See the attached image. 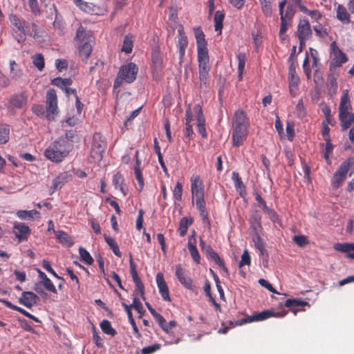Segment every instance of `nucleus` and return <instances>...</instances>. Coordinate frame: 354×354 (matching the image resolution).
Segmentation results:
<instances>
[{
    "instance_id": "nucleus-58",
    "label": "nucleus",
    "mask_w": 354,
    "mask_h": 354,
    "mask_svg": "<svg viewBox=\"0 0 354 354\" xmlns=\"http://www.w3.org/2000/svg\"><path fill=\"white\" fill-rule=\"evenodd\" d=\"M252 241L254 242L255 248L259 250L261 248L265 246V243L259 234H252Z\"/></svg>"
},
{
    "instance_id": "nucleus-18",
    "label": "nucleus",
    "mask_w": 354,
    "mask_h": 354,
    "mask_svg": "<svg viewBox=\"0 0 354 354\" xmlns=\"http://www.w3.org/2000/svg\"><path fill=\"white\" fill-rule=\"evenodd\" d=\"M143 295L144 289H135L131 296V299L133 300V303L132 304L129 305L131 306V309L132 308H134L140 314V317H141L145 313L138 297L139 295H141L143 297Z\"/></svg>"
},
{
    "instance_id": "nucleus-23",
    "label": "nucleus",
    "mask_w": 354,
    "mask_h": 354,
    "mask_svg": "<svg viewBox=\"0 0 354 354\" xmlns=\"http://www.w3.org/2000/svg\"><path fill=\"white\" fill-rule=\"evenodd\" d=\"M288 80L290 92H292V88H297L299 83V77L296 73V64L295 61L290 63Z\"/></svg>"
},
{
    "instance_id": "nucleus-60",
    "label": "nucleus",
    "mask_w": 354,
    "mask_h": 354,
    "mask_svg": "<svg viewBox=\"0 0 354 354\" xmlns=\"http://www.w3.org/2000/svg\"><path fill=\"white\" fill-rule=\"evenodd\" d=\"M292 240L297 245L300 247L304 246L308 243L307 238L304 235L294 236Z\"/></svg>"
},
{
    "instance_id": "nucleus-27",
    "label": "nucleus",
    "mask_w": 354,
    "mask_h": 354,
    "mask_svg": "<svg viewBox=\"0 0 354 354\" xmlns=\"http://www.w3.org/2000/svg\"><path fill=\"white\" fill-rule=\"evenodd\" d=\"M196 205L197 209L200 212V215L202 218L203 223H207V225H210L209 221L208 219V214L205 207V202L204 197L196 198Z\"/></svg>"
},
{
    "instance_id": "nucleus-46",
    "label": "nucleus",
    "mask_w": 354,
    "mask_h": 354,
    "mask_svg": "<svg viewBox=\"0 0 354 354\" xmlns=\"http://www.w3.org/2000/svg\"><path fill=\"white\" fill-rule=\"evenodd\" d=\"M79 254L82 261L86 264L91 265L93 263V259L89 254V252L82 247L79 248Z\"/></svg>"
},
{
    "instance_id": "nucleus-36",
    "label": "nucleus",
    "mask_w": 354,
    "mask_h": 354,
    "mask_svg": "<svg viewBox=\"0 0 354 354\" xmlns=\"http://www.w3.org/2000/svg\"><path fill=\"white\" fill-rule=\"evenodd\" d=\"M104 238L106 243L109 245L114 254L118 257H121L122 253L120 251L118 245L116 243L115 240L112 237L108 236L106 234H104Z\"/></svg>"
},
{
    "instance_id": "nucleus-57",
    "label": "nucleus",
    "mask_w": 354,
    "mask_h": 354,
    "mask_svg": "<svg viewBox=\"0 0 354 354\" xmlns=\"http://www.w3.org/2000/svg\"><path fill=\"white\" fill-rule=\"evenodd\" d=\"M189 252H190V254L193 259V260L196 263H200V260H201V257H200V254H199V252L196 248V245H192L190 244L189 245V248H188Z\"/></svg>"
},
{
    "instance_id": "nucleus-63",
    "label": "nucleus",
    "mask_w": 354,
    "mask_h": 354,
    "mask_svg": "<svg viewBox=\"0 0 354 354\" xmlns=\"http://www.w3.org/2000/svg\"><path fill=\"white\" fill-rule=\"evenodd\" d=\"M263 211L273 222H277L278 216L274 209L269 208L268 206H265Z\"/></svg>"
},
{
    "instance_id": "nucleus-34",
    "label": "nucleus",
    "mask_w": 354,
    "mask_h": 354,
    "mask_svg": "<svg viewBox=\"0 0 354 354\" xmlns=\"http://www.w3.org/2000/svg\"><path fill=\"white\" fill-rule=\"evenodd\" d=\"M225 15L221 10H217L215 12L214 17V29L216 32H218V34H221V30L223 28V22L224 20Z\"/></svg>"
},
{
    "instance_id": "nucleus-5",
    "label": "nucleus",
    "mask_w": 354,
    "mask_h": 354,
    "mask_svg": "<svg viewBox=\"0 0 354 354\" xmlns=\"http://www.w3.org/2000/svg\"><path fill=\"white\" fill-rule=\"evenodd\" d=\"M90 35L86 32L84 28L80 26L77 30L75 39L80 41L81 44L79 46V52L80 56L83 59L86 60L90 56L92 47L90 44Z\"/></svg>"
},
{
    "instance_id": "nucleus-11",
    "label": "nucleus",
    "mask_w": 354,
    "mask_h": 354,
    "mask_svg": "<svg viewBox=\"0 0 354 354\" xmlns=\"http://www.w3.org/2000/svg\"><path fill=\"white\" fill-rule=\"evenodd\" d=\"M195 37L197 46V57L209 56L205 35L200 28L195 29Z\"/></svg>"
},
{
    "instance_id": "nucleus-8",
    "label": "nucleus",
    "mask_w": 354,
    "mask_h": 354,
    "mask_svg": "<svg viewBox=\"0 0 354 354\" xmlns=\"http://www.w3.org/2000/svg\"><path fill=\"white\" fill-rule=\"evenodd\" d=\"M330 50L332 59L330 62V70L333 71L336 68L342 66V65L348 61L346 55L343 53L337 46L335 41L330 44Z\"/></svg>"
},
{
    "instance_id": "nucleus-38",
    "label": "nucleus",
    "mask_w": 354,
    "mask_h": 354,
    "mask_svg": "<svg viewBox=\"0 0 354 354\" xmlns=\"http://www.w3.org/2000/svg\"><path fill=\"white\" fill-rule=\"evenodd\" d=\"M100 328L105 334L115 336L117 333L116 330L112 327L111 324L109 320H102L100 323Z\"/></svg>"
},
{
    "instance_id": "nucleus-24",
    "label": "nucleus",
    "mask_w": 354,
    "mask_h": 354,
    "mask_svg": "<svg viewBox=\"0 0 354 354\" xmlns=\"http://www.w3.org/2000/svg\"><path fill=\"white\" fill-rule=\"evenodd\" d=\"M342 113H344V115H341V111H339V117L341 122L342 129V131H345L354 123V114L349 112L348 110H344Z\"/></svg>"
},
{
    "instance_id": "nucleus-35",
    "label": "nucleus",
    "mask_w": 354,
    "mask_h": 354,
    "mask_svg": "<svg viewBox=\"0 0 354 354\" xmlns=\"http://www.w3.org/2000/svg\"><path fill=\"white\" fill-rule=\"evenodd\" d=\"M193 219L191 217H183L180 221L178 231L180 236H184L187 232L188 226L192 225Z\"/></svg>"
},
{
    "instance_id": "nucleus-56",
    "label": "nucleus",
    "mask_w": 354,
    "mask_h": 354,
    "mask_svg": "<svg viewBox=\"0 0 354 354\" xmlns=\"http://www.w3.org/2000/svg\"><path fill=\"white\" fill-rule=\"evenodd\" d=\"M160 348V344H155L151 346L144 347L141 350L142 354H152Z\"/></svg>"
},
{
    "instance_id": "nucleus-59",
    "label": "nucleus",
    "mask_w": 354,
    "mask_h": 354,
    "mask_svg": "<svg viewBox=\"0 0 354 354\" xmlns=\"http://www.w3.org/2000/svg\"><path fill=\"white\" fill-rule=\"evenodd\" d=\"M250 256L249 252L245 250L241 255V260L239 263V267H242L245 265H250Z\"/></svg>"
},
{
    "instance_id": "nucleus-9",
    "label": "nucleus",
    "mask_w": 354,
    "mask_h": 354,
    "mask_svg": "<svg viewBox=\"0 0 354 354\" xmlns=\"http://www.w3.org/2000/svg\"><path fill=\"white\" fill-rule=\"evenodd\" d=\"M209 56L198 57V71H199V80L201 86L204 85L205 87L209 85Z\"/></svg>"
},
{
    "instance_id": "nucleus-47",
    "label": "nucleus",
    "mask_w": 354,
    "mask_h": 354,
    "mask_svg": "<svg viewBox=\"0 0 354 354\" xmlns=\"http://www.w3.org/2000/svg\"><path fill=\"white\" fill-rule=\"evenodd\" d=\"M39 212L37 210H19L17 212V215L21 219H30L34 216V215L39 214Z\"/></svg>"
},
{
    "instance_id": "nucleus-61",
    "label": "nucleus",
    "mask_w": 354,
    "mask_h": 354,
    "mask_svg": "<svg viewBox=\"0 0 354 354\" xmlns=\"http://www.w3.org/2000/svg\"><path fill=\"white\" fill-rule=\"evenodd\" d=\"M295 8L293 6V4L289 3V5L287 6L286 12H283V17L287 19H290L292 20V18L295 14Z\"/></svg>"
},
{
    "instance_id": "nucleus-54",
    "label": "nucleus",
    "mask_w": 354,
    "mask_h": 354,
    "mask_svg": "<svg viewBox=\"0 0 354 354\" xmlns=\"http://www.w3.org/2000/svg\"><path fill=\"white\" fill-rule=\"evenodd\" d=\"M57 237L62 243H69V245L73 243L70 236L65 232L58 231L57 232Z\"/></svg>"
},
{
    "instance_id": "nucleus-13",
    "label": "nucleus",
    "mask_w": 354,
    "mask_h": 354,
    "mask_svg": "<svg viewBox=\"0 0 354 354\" xmlns=\"http://www.w3.org/2000/svg\"><path fill=\"white\" fill-rule=\"evenodd\" d=\"M57 97L56 91L53 88L49 89L46 93V111L48 118H50V114L57 113Z\"/></svg>"
},
{
    "instance_id": "nucleus-3",
    "label": "nucleus",
    "mask_w": 354,
    "mask_h": 354,
    "mask_svg": "<svg viewBox=\"0 0 354 354\" xmlns=\"http://www.w3.org/2000/svg\"><path fill=\"white\" fill-rule=\"evenodd\" d=\"M288 311L286 310L277 313H275L274 310H263L262 312L257 313L252 315H248L241 319L236 321H230L227 326H229L230 328H231L235 326H242L248 323L263 321L271 317H283L285 315H286Z\"/></svg>"
},
{
    "instance_id": "nucleus-2",
    "label": "nucleus",
    "mask_w": 354,
    "mask_h": 354,
    "mask_svg": "<svg viewBox=\"0 0 354 354\" xmlns=\"http://www.w3.org/2000/svg\"><path fill=\"white\" fill-rule=\"evenodd\" d=\"M73 148L72 143L59 137L45 150V156L55 162H59L65 158Z\"/></svg>"
},
{
    "instance_id": "nucleus-6",
    "label": "nucleus",
    "mask_w": 354,
    "mask_h": 354,
    "mask_svg": "<svg viewBox=\"0 0 354 354\" xmlns=\"http://www.w3.org/2000/svg\"><path fill=\"white\" fill-rule=\"evenodd\" d=\"M106 149V142L100 133H95L93 136L91 149V157L95 161H100Z\"/></svg>"
},
{
    "instance_id": "nucleus-16",
    "label": "nucleus",
    "mask_w": 354,
    "mask_h": 354,
    "mask_svg": "<svg viewBox=\"0 0 354 354\" xmlns=\"http://www.w3.org/2000/svg\"><path fill=\"white\" fill-rule=\"evenodd\" d=\"M188 41L185 35L183 26H179L178 29V46L179 48V59L180 63L183 62V57L185 54V50L187 47Z\"/></svg>"
},
{
    "instance_id": "nucleus-19",
    "label": "nucleus",
    "mask_w": 354,
    "mask_h": 354,
    "mask_svg": "<svg viewBox=\"0 0 354 354\" xmlns=\"http://www.w3.org/2000/svg\"><path fill=\"white\" fill-rule=\"evenodd\" d=\"M38 301V296L32 292H24L19 299V302L28 308L37 304Z\"/></svg>"
},
{
    "instance_id": "nucleus-20",
    "label": "nucleus",
    "mask_w": 354,
    "mask_h": 354,
    "mask_svg": "<svg viewBox=\"0 0 354 354\" xmlns=\"http://www.w3.org/2000/svg\"><path fill=\"white\" fill-rule=\"evenodd\" d=\"M297 34L298 38L309 39L311 37L312 30L308 19H301L299 21Z\"/></svg>"
},
{
    "instance_id": "nucleus-15",
    "label": "nucleus",
    "mask_w": 354,
    "mask_h": 354,
    "mask_svg": "<svg viewBox=\"0 0 354 354\" xmlns=\"http://www.w3.org/2000/svg\"><path fill=\"white\" fill-rule=\"evenodd\" d=\"M191 191L192 200H194V196L196 198L204 197L203 183L198 175L192 176L191 178Z\"/></svg>"
},
{
    "instance_id": "nucleus-14",
    "label": "nucleus",
    "mask_w": 354,
    "mask_h": 354,
    "mask_svg": "<svg viewBox=\"0 0 354 354\" xmlns=\"http://www.w3.org/2000/svg\"><path fill=\"white\" fill-rule=\"evenodd\" d=\"M51 83L53 85L60 88L68 96L71 94L74 96L77 95L76 89L68 87L73 83V80L71 78L56 77L52 80Z\"/></svg>"
},
{
    "instance_id": "nucleus-10",
    "label": "nucleus",
    "mask_w": 354,
    "mask_h": 354,
    "mask_svg": "<svg viewBox=\"0 0 354 354\" xmlns=\"http://www.w3.org/2000/svg\"><path fill=\"white\" fill-rule=\"evenodd\" d=\"M115 292L118 295L120 300L122 301V306L124 308V310L128 315V319L129 323L131 324L133 333L135 334L136 337L138 339H140L141 337V334L138 330V328L136 325V323L133 319V314L131 310V306H128L127 302H129V300L126 299L124 297V294L120 293L117 289H114Z\"/></svg>"
},
{
    "instance_id": "nucleus-30",
    "label": "nucleus",
    "mask_w": 354,
    "mask_h": 354,
    "mask_svg": "<svg viewBox=\"0 0 354 354\" xmlns=\"http://www.w3.org/2000/svg\"><path fill=\"white\" fill-rule=\"evenodd\" d=\"M337 18L344 24L350 23V15L345 7L339 4L337 8Z\"/></svg>"
},
{
    "instance_id": "nucleus-55",
    "label": "nucleus",
    "mask_w": 354,
    "mask_h": 354,
    "mask_svg": "<svg viewBox=\"0 0 354 354\" xmlns=\"http://www.w3.org/2000/svg\"><path fill=\"white\" fill-rule=\"evenodd\" d=\"M0 302L4 304L8 308L12 309V310H16V311H18L20 313L23 314L24 315H25V313H26V310H24V308H21V307H19L17 306H15L14 304H12L11 302H10L9 301H7V300H5V299H0Z\"/></svg>"
},
{
    "instance_id": "nucleus-32",
    "label": "nucleus",
    "mask_w": 354,
    "mask_h": 354,
    "mask_svg": "<svg viewBox=\"0 0 354 354\" xmlns=\"http://www.w3.org/2000/svg\"><path fill=\"white\" fill-rule=\"evenodd\" d=\"M10 21L12 25L15 26L21 33H27L26 28H28V26H24V24L16 15H10Z\"/></svg>"
},
{
    "instance_id": "nucleus-1",
    "label": "nucleus",
    "mask_w": 354,
    "mask_h": 354,
    "mask_svg": "<svg viewBox=\"0 0 354 354\" xmlns=\"http://www.w3.org/2000/svg\"><path fill=\"white\" fill-rule=\"evenodd\" d=\"M249 118L243 110L235 111L232 118V145L239 147L243 144L248 135Z\"/></svg>"
},
{
    "instance_id": "nucleus-42",
    "label": "nucleus",
    "mask_w": 354,
    "mask_h": 354,
    "mask_svg": "<svg viewBox=\"0 0 354 354\" xmlns=\"http://www.w3.org/2000/svg\"><path fill=\"white\" fill-rule=\"evenodd\" d=\"M113 184L115 186V189H118L120 191H121L124 195H125V192L124 190V188L122 187V183L124 181L123 177L122 174L119 172L115 174L113 176Z\"/></svg>"
},
{
    "instance_id": "nucleus-26",
    "label": "nucleus",
    "mask_w": 354,
    "mask_h": 354,
    "mask_svg": "<svg viewBox=\"0 0 354 354\" xmlns=\"http://www.w3.org/2000/svg\"><path fill=\"white\" fill-rule=\"evenodd\" d=\"M250 225L253 234H259L262 230L261 216L258 213L253 214L250 218Z\"/></svg>"
},
{
    "instance_id": "nucleus-25",
    "label": "nucleus",
    "mask_w": 354,
    "mask_h": 354,
    "mask_svg": "<svg viewBox=\"0 0 354 354\" xmlns=\"http://www.w3.org/2000/svg\"><path fill=\"white\" fill-rule=\"evenodd\" d=\"M28 97L26 93L15 94L10 99V103L15 108L21 109L26 105Z\"/></svg>"
},
{
    "instance_id": "nucleus-31",
    "label": "nucleus",
    "mask_w": 354,
    "mask_h": 354,
    "mask_svg": "<svg viewBox=\"0 0 354 354\" xmlns=\"http://www.w3.org/2000/svg\"><path fill=\"white\" fill-rule=\"evenodd\" d=\"M71 176L66 172L59 174L56 178L53 179V187L54 189L61 188L65 183H66Z\"/></svg>"
},
{
    "instance_id": "nucleus-40",
    "label": "nucleus",
    "mask_w": 354,
    "mask_h": 354,
    "mask_svg": "<svg viewBox=\"0 0 354 354\" xmlns=\"http://www.w3.org/2000/svg\"><path fill=\"white\" fill-rule=\"evenodd\" d=\"M10 128L6 124L0 125V143L5 144L9 140Z\"/></svg>"
},
{
    "instance_id": "nucleus-12",
    "label": "nucleus",
    "mask_w": 354,
    "mask_h": 354,
    "mask_svg": "<svg viewBox=\"0 0 354 354\" xmlns=\"http://www.w3.org/2000/svg\"><path fill=\"white\" fill-rule=\"evenodd\" d=\"M200 247L201 250L206 254L208 258L212 259L219 267L226 270L224 266V263L219 255L212 250L210 245L207 244L201 238H200Z\"/></svg>"
},
{
    "instance_id": "nucleus-52",
    "label": "nucleus",
    "mask_w": 354,
    "mask_h": 354,
    "mask_svg": "<svg viewBox=\"0 0 354 354\" xmlns=\"http://www.w3.org/2000/svg\"><path fill=\"white\" fill-rule=\"evenodd\" d=\"M182 195L183 185L180 183L178 182L173 190V196L176 200L180 201L182 200Z\"/></svg>"
},
{
    "instance_id": "nucleus-17",
    "label": "nucleus",
    "mask_w": 354,
    "mask_h": 354,
    "mask_svg": "<svg viewBox=\"0 0 354 354\" xmlns=\"http://www.w3.org/2000/svg\"><path fill=\"white\" fill-rule=\"evenodd\" d=\"M284 306L290 309L295 315L299 311H304V309L301 308L305 306H309L308 303L306 301L299 298L288 299L284 304Z\"/></svg>"
},
{
    "instance_id": "nucleus-41",
    "label": "nucleus",
    "mask_w": 354,
    "mask_h": 354,
    "mask_svg": "<svg viewBox=\"0 0 354 354\" xmlns=\"http://www.w3.org/2000/svg\"><path fill=\"white\" fill-rule=\"evenodd\" d=\"M10 75L12 79L18 81L22 76V71L19 68H17L15 66L17 64L15 60H10Z\"/></svg>"
},
{
    "instance_id": "nucleus-22",
    "label": "nucleus",
    "mask_w": 354,
    "mask_h": 354,
    "mask_svg": "<svg viewBox=\"0 0 354 354\" xmlns=\"http://www.w3.org/2000/svg\"><path fill=\"white\" fill-rule=\"evenodd\" d=\"M14 233L19 241L27 240L28 236L30 233L28 226L22 223H17L14 225Z\"/></svg>"
},
{
    "instance_id": "nucleus-51",
    "label": "nucleus",
    "mask_w": 354,
    "mask_h": 354,
    "mask_svg": "<svg viewBox=\"0 0 354 354\" xmlns=\"http://www.w3.org/2000/svg\"><path fill=\"white\" fill-rule=\"evenodd\" d=\"M31 12L36 16L41 15V10L37 0H28Z\"/></svg>"
},
{
    "instance_id": "nucleus-43",
    "label": "nucleus",
    "mask_w": 354,
    "mask_h": 354,
    "mask_svg": "<svg viewBox=\"0 0 354 354\" xmlns=\"http://www.w3.org/2000/svg\"><path fill=\"white\" fill-rule=\"evenodd\" d=\"M32 62L39 71H41L44 68V57L41 53H37L32 57Z\"/></svg>"
},
{
    "instance_id": "nucleus-7",
    "label": "nucleus",
    "mask_w": 354,
    "mask_h": 354,
    "mask_svg": "<svg viewBox=\"0 0 354 354\" xmlns=\"http://www.w3.org/2000/svg\"><path fill=\"white\" fill-rule=\"evenodd\" d=\"M354 164V157H349L344 161L334 174L331 183L333 187L337 188L344 181L351 166Z\"/></svg>"
},
{
    "instance_id": "nucleus-44",
    "label": "nucleus",
    "mask_w": 354,
    "mask_h": 354,
    "mask_svg": "<svg viewBox=\"0 0 354 354\" xmlns=\"http://www.w3.org/2000/svg\"><path fill=\"white\" fill-rule=\"evenodd\" d=\"M281 26L279 35L282 37L287 31L288 27L291 24L292 19L285 18L283 15H280Z\"/></svg>"
},
{
    "instance_id": "nucleus-37",
    "label": "nucleus",
    "mask_w": 354,
    "mask_h": 354,
    "mask_svg": "<svg viewBox=\"0 0 354 354\" xmlns=\"http://www.w3.org/2000/svg\"><path fill=\"white\" fill-rule=\"evenodd\" d=\"M349 108H351L350 106V100L348 97V90H345L344 91V95L342 96L341 102L339 104V111L341 112L344 111V110H348ZM344 115V113H341V115Z\"/></svg>"
},
{
    "instance_id": "nucleus-4",
    "label": "nucleus",
    "mask_w": 354,
    "mask_h": 354,
    "mask_svg": "<svg viewBox=\"0 0 354 354\" xmlns=\"http://www.w3.org/2000/svg\"><path fill=\"white\" fill-rule=\"evenodd\" d=\"M138 71V68L134 63H129L121 66L114 82V87H120L123 81L127 83L133 82L136 78Z\"/></svg>"
},
{
    "instance_id": "nucleus-21",
    "label": "nucleus",
    "mask_w": 354,
    "mask_h": 354,
    "mask_svg": "<svg viewBox=\"0 0 354 354\" xmlns=\"http://www.w3.org/2000/svg\"><path fill=\"white\" fill-rule=\"evenodd\" d=\"M205 295L209 298L212 304L215 306L216 309L221 311V308L219 304L216 302V295H219L220 299L225 301V294L223 289H216V293L212 291V289H204Z\"/></svg>"
},
{
    "instance_id": "nucleus-28",
    "label": "nucleus",
    "mask_w": 354,
    "mask_h": 354,
    "mask_svg": "<svg viewBox=\"0 0 354 354\" xmlns=\"http://www.w3.org/2000/svg\"><path fill=\"white\" fill-rule=\"evenodd\" d=\"M232 179L234 181V187L241 197H244L245 192V186L242 182L241 178L239 176V173L236 171L232 172Z\"/></svg>"
},
{
    "instance_id": "nucleus-29",
    "label": "nucleus",
    "mask_w": 354,
    "mask_h": 354,
    "mask_svg": "<svg viewBox=\"0 0 354 354\" xmlns=\"http://www.w3.org/2000/svg\"><path fill=\"white\" fill-rule=\"evenodd\" d=\"M176 274L182 285L185 286H190L192 280L187 276L185 270L181 266H176Z\"/></svg>"
},
{
    "instance_id": "nucleus-50",
    "label": "nucleus",
    "mask_w": 354,
    "mask_h": 354,
    "mask_svg": "<svg viewBox=\"0 0 354 354\" xmlns=\"http://www.w3.org/2000/svg\"><path fill=\"white\" fill-rule=\"evenodd\" d=\"M156 321L158 322L159 326L162 328L163 330L168 333V326L167 323L166 322V320L165 318L159 313L155 314L153 316Z\"/></svg>"
},
{
    "instance_id": "nucleus-53",
    "label": "nucleus",
    "mask_w": 354,
    "mask_h": 354,
    "mask_svg": "<svg viewBox=\"0 0 354 354\" xmlns=\"http://www.w3.org/2000/svg\"><path fill=\"white\" fill-rule=\"evenodd\" d=\"M262 10L266 16H270L272 14L271 0H260Z\"/></svg>"
},
{
    "instance_id": "nucleus-45",
    "label": "nucleus",
    "mask_w": 354,
    "mask_h": 354,
    "mask_svg": "<svg viewBox=\"0 0 354 354\" xmlns=\"http://www.w3.org/2000/svg\"><path fill=\"white\" fill-rule=\"evenodd\" d=\"M152 61L157 66L161 65L162 62L160 47L155 46L151 53Z\"/></svg>"
},
{
    "instance_id": "nucleus-49",
    "label": "nucleus",
    "mask_w": 354,
    "mask_h": 354,
    "mask_svg": "<svg viewBox=\"0 0 354 354\" xmlns=\"http://www.w3.org/2000/svg\"><path fill=\"white\" fill-rule=\"evenodd\" d=\"M28 28H31V31H28L26 30V34L28 35H30L33 37L35 39H37L40 37L41 35L40 34V31L38 29V26L35 23H31L29 25H27Z\"/></svg>"
},
{
    "instance_id": "nucleus-62",
    "label": "nucleus",
    "mask_w": 354,
    "mask_h": 354,
    "mask_svg": "<svg viewBox=\"0 0 354 354\" xmlns=\"http://www.w3.org/2000/svg\"><path fill=\"white\" fill-rule=\"evenodd\" d=\"M287 136L289 140H292L295 137L294 122H288L286 124Z\"/></svg>"
},
{
    "instance_id": "nucleus-48",
    "label": "nucleus",
    "mask_w": 354,
    "mask_h": 354,
    "mask_svg": "<svg viewBox=\"0 0 354 354\" xmlns=\"http://www.w3.org/2000/svg\"><path fill=\"white\" fill-rule=\"evenodd\" d=\"M237 59L239 61L238 71L239 73V77H241L246 60L245 54L244 53H239L237 55Z\"/></svg>"
},
{
    "instance_id": "nucleus-39",
    "label": "nucleus",
    "mask_w": 354,
    "mask_h": 354,
    "mask_svg": "<svg viewBox=\"0 0 354 354\" xmlns=\"http://www.w3.org/2000/svg\"><path fill=\"white\" fill-rule=\"evenodd\" d=\"M133 48V37L128 34L125 35L121 50L126 53H130Z\"/></svg>"
},
{
    "instance_id": "nucleus-33",
    "label": "nucleus",
    "mask_w": 354,
    "mask_h": 354,
    "mask_svg": "<svg viewBox=\"0 0 354 354\" xmlns=\"http://www.w3.org/2000/svg\"><path fill=\"white\" fill-rule=\"evenodd\" d=\"M130 272L131 277L135 282L136 288H143L142 283L140 277H138V272L136 270V267L132 257H130Z\"/></svg>"
},
{
    "instance_id": "nucleus-64",
    "label": "nucleus",
    "mask_w": 354,
    "mask_h": 354,
    "mask_svg": "<svg viewBox=\"0 0 354 354\" xmlns=\"http://www.w3.org/2000/svg\"><path fill=\"white\" fill-rule=\"evenodd\" d=\"M194 111L196 115L197 122H201V120L203 122H205V117L203 113L201 106L199 104H196L194 107Z\"/></svg>"
}]
</instances>
